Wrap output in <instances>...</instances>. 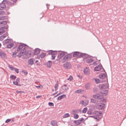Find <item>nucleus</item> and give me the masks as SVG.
Here are the masks:
<instances>
[{
  "label": "nucleus",
  "instance_id": "4be33fe9",
  "mask_svg": "<svg viewBox=\"0 0 126 126\" xmlns=\"http://www.w3.org/2000/svg\"><path fill=\"white\" fill-rule=\"evenodd\" d=\"M52 64V62L49 61L46 64L47 66L49 68H50Z\"/></svg>",
  "mask_w": 126,
  "mask_h": 126
},
{
  "label": "nucleus",
  "instance_id": "412c9836",
  "mask_svg": "<svg viewBox=\"0 0 126 126\" xmlns=\"http://www.w3.org/2000/svg\"><path fill=\"white\" fill-rule=\"evenodd\" d=\"M7 22L5 21H0V27H3L7 24Z\"/></svg>",
  "mask_w": 126,
  "mask_h": 126
},
{
  "label": "nucleus",
  "instance_id": "e2e57ef3",
  "mask_svg": "<svg viewBox=\"0 0 126 126\" xmlns=\"http://www.w3.org/2000/svg\"><path fill=\"white\" fill-rule=\"evenodd\" d=\"M15 85H16V86H21V85L18 84V83H17V84H15Z\"/></svg>",
  "mask_w": 126,
  "mask_h": 126
},
{
  "label": "nucleus",
  "instance_id": "ddd939ff",
  "mask_svg": "<svg viewBox=\"0 0 126 126\" xmlns=\"http://www.w3.org/2000/svg\"><path fill=\"white\" fill-rule=\"evenodd\" d=\"M93 97L94 98L96 99H100L102 98L101 96L100 95L98 94L93 95Z\"/></svg>",
  "mask_w": 126,
  "mask_h": 126
},
{
  "label": "nucleus",
  "instance_id": "0e129e2a",
  "mask_svg": "<svg viewBox=\"0 0 126 126\" xmlns=\"http://www.w3.org/2000/svg\"><path fill=\"white\" fill-rule=\"evenodd\" d=\"M78 124H79V125L81 123L79 119L78 120Z\"/></svg>",
  "mask_w": 126,
  "mask_h": 126
},
{
  "label": "nucleus",
  "instance_id": "864d4df0",
  "mask_svg": "<svg viewBox=\"0 0 126 126\" xmlns=\"http://www.w3.org/2000/svg\"><path fill=\"white\" fill-rule=\"evenodd\" d=\"M15 72L17 73H18L19 72V70L18 69L15 68L14 69Z\"/></svg>",
  "mask_w": 126,
  "mask_h": 126
},
{
  "label": "nucleus",
  "instance_id": "c9c22d12",
  "mask_svg": "<svg viewBox=\"0 0 126 126\" xmlns=\"http://www.w3.org/2000/svg\"><path fill=\"white\" fill-rule=\"evenodd\" d=\"M10 77L13 80H15L16 78V76L12 75L10 76Z\"/></svg>",
  "mask_w": 126,
  "mask_h": 126
},
{
  "label": "nucleus",
  "instance_id": "8fccbe9b",
  "mask_svg": "<svg viewBox=\"0 0 126 126\" xmlns=\"http://www.w3.org/2000/svg\"><path fill=\"white\" fill-rule=\"evenodd\" d=\"M56 57L55 55H51V59L52 60L54 59Z\"/></svg>",
  "mask_w": 126,
  "mask_h": 126
},
{
  "label": "nucleus",
  "instance_id": "ea45409f",
  "mask_svg": "<svg viewBox=\"0 0 126 126\" xmlns=\"http://www.w3.org/2000/svg\"><path fill=\"white\" fill-rule=\"evenodd\" d=\"M22 72L25 75H26L28 74V72L27 71L24 70H22Z\"/></svg>",
  "mask_w": 126,
  "mask_h": 126
},
{
  "label": "nucleus",
  "instance_id": "f8f14e48",
  "mask_svg": "<svg viewBox=\"0 0 126 126\" xmlns=\"http://www.w3.org/2000/svg\"><path fill=\"white\" fill-rule=\"evenodd\" d=\"M102 68V66L101 65H99L94 68V70L95 71H99L101 70Z\"/></svg>",
  "mask_w": 126,
  "mask_h": 126
},
{
  "label": "nucleus",
  "instance_id": "c03bdc74",
  "mask_svg": "<svg viewBox=\"0 0 126 126\" xmlns=\"http://www.w3.org/2000/svg\"><path fill=\"white\" fill-rule=\"evenodd\" d=\"M95 81L97 83H100V81L99 79H95Z\"/></svg>",
  "mask_w": 126,
  "mask_h": 126
},
{
  "label": "nucleus",
  "instance_id": "a18cd8bd",
  "mask_svg": "<svg viewBox=\"0 0 126 126\" xmlns=\"http://www.w3.org/2000/svg\"><path fill=\"white\" fill-rule=\"evenodd\" d=\"M80 104H81L84 105H87L88 103L86 104L85 103L84 101L82 100L81 101V103H80Z\"/></svg>",
  "mask_w": 126,
  "mask_h": 126
},
{
  "label": "nucleus",
  "instance_id": "b1692460",
  "mask_svg": "<svg viewBox=\"0 0 126 126\" xmlns=\"http://www.w3.org/2000/svg\"><path fill=\"white\" fill-rule=\"evenodd\" d=\"M84 91V90H82L81 89H79L77 90L75 92V93L76 94L77 93H82Z\"/></svg>",
  "mask_w": 126,
  "mask_h": 126
},
{
  "label": "nucleus",
  "instance_id": "9b49d317",
  "mask_svg": "<svg viewBox=\"0 0 126 126\" xmlns=\"http://www.w3.org/2000/svg\"><path fill=\"white\" fill-rule=\"evenodd\" d=\"M40 53V49L38 48H36L34 50L33 54L34 55H36Z\"/></svg>",
  "mask_w": 126,
  "mask_h": 126
},
{
  "label": "nucleus",
  "instance_id": "f3484780",
  "mask_svg": "<svg viewBox=\"0 0 126 126\" xmlns=\"http://www.w3.org/2000/svg\"><path fill=\"white\" fill-rule=\"evenodd\" d=\"M65 54V52L64 51H62L61 52L59 53L58 55V57L59 58H61Z\"/></svg>",
  "mask_w": 126,
  "mask_h": 126
},
{
  "label": "nucleus",
  "instance_id": "603ef678",
  "mask_svg": "<svg viewBox=\"0 0 126 126\" xmlns=\"http://www.w3.org/2000/svg\"><path fill=\"white\" fill-rule=\"evenodd\" d=\"M2 36L3 37V38H4L7 36V33L4 34H3V35H2Z\"/></svg>",
  "mask_w": 126,
  "mask_h": 126
},
{
  "label": "nucleus",
  "instance_id": "338daca9",
  "mask_svg": "<svg viewBox=\"0 0 126 126\" xmlns=\"http://www.w3.org/2000/svg\"><path fill=\"white\" fill-rule=\"evenodd\" d=\"M42 97L41 95H40V96H38L36 97V98H40V97Z\"/></svg>",
  "mask_w": 126,
  "mask_h": 126
},
{
  "label": "nucleus",
  "instance_id": "c756f323",
  "mask_svg": "<svg viewBox=\"0 0 126 126\" xmlns=\"http://www.w3.org/2000/svg\"><path fill=\"white\" fill-rule=\"evenodd\" d=\"M95 115L97 116H99L100 114H101V113L100 111H95Z\"/></svg>",
  "mask_w": 126,
  "mask_h": 126
},
{
  "label": "nucleus",
  "instance_id": "7ed1b4c3",
  "mask_svg": "<svg viewBox=\"0 0 126 126\" xmlns=\"http://www.w3.org/2000/svg\"><path fill=\"white\" fill-rule=\"evenodd\" d=\"M63 66L64 68L68 69L71 68V65L69 63L67 62L63 65Z\"/></svg>",
  "mask_w": 126,
  "mask_h": 126
},
{
  "label": "nucleus",
  "instance_id": "49530a36",
  "mask_svg": "<svg viewBox=\"0 0 126 126\" xmlns=\"http://www.w3.org/2000/svg\"><path fill=\"white\" fill-rule=\"evenodd\" d=\"M73 122L76 125H79V124H78V120L74 121H73Z\"/></svg>",
  "mask_w": 126,
  "mask_h": 126
},
{
  "label": "nucleus",
  "instance_id": "c85d7f7f",
  "mask_svg": "<svg viewBox=\"0 0 126 126\" xmlns=\"http://www.w3.org/2000/svg\"><path fill=\"white\" fill-rule=\"evenodd\" d=\"M91 102L94 103H96L98 102V101L96 99L92 98L91 99Z\"/></svg>",
  "mask_w": 126,
  "mask_h": 126
},
{
  "label": "nucleus",
  "instance_id": "13d9d810",
  "mask_svg": "<svg viewBox=\"0 0 126 126\" xmlns=\"http://www.w3.org/2000/svg\"><path fill=\"white\" fill-rule=\"evenodd\" d=\"M72 112L74 114H75V113H76L77 112V111L75 110H73L72 111Z\"/></svg>",
  "mask_w": 126,
  "mask_h": 126
},
{
  "label": "nucleus",
  "instance_id": "7c9ffc66",
  "mask_svg": "<svg viewBox=\"0 0 126 126\" xmlns=\"http://www.w3.org/2000/svg\"><path fill=\"white\" fill-rule=\"evenodd\" d=\"M46 56V54L44 53H42L40 55V57L42 58H44Z\"/></svg>",
  "mask_w": 126,
  "mask_h": 126
},
{
  "label": "nucleus",
  "instance_id": "a878e982",
  "mask_svg": "<svg viewBox=\"0 0 126 126\" xmlns=\"http://www.w3.org/2000/svg\"><path fill=\"white\" fill-rule=\"evenodd\" d=\"M14 45V44L13 43H10L8 44L7 45L6 47L7 48H10L12 47Z\"/></svg>",
  "mask_w": 126,
  "mask_h": 126
},
{
  "label": "nucleus",
  "instance_id": "1a4fd4ad",
  "mask_svg": "<svg viewBox=\"0 0 126 126\" xmlns=\"http://www.w3.org/2000/svg\"><path fill=\"white\" fill-rule=\"evenodd\" d=\"M35 59L34 58H31L28 61V63L29 64L32 65L34 63V61Z\"/></svg>",
  "mask_w": 126,
  "mask_h": 126
},
{
  "label": "nucleus",
  "instance_id": "f257e3e1",
  "mask_svg": "<svg viewBox=\"0 0 126 126\" xmlns=\"http://www.w3.org/2000/svg\"><path fill=\"white\" fill-rule=\"evenodd\" d=\"M24 44H21L17 48V51L19 52L17 56L19 57H20L23 55L24 53L26 51V47L24 46Z\"/></svg>",
  "mask_w": 126,
  "mask_h": 126
},
{
  "label": "nucleus",
  "instance_id": "680f3d73",
  "mask_svg": "<svg viewBox=\"0 0 126 126\" xmlns=\"http://www.w3.org/2000/svg\"><path fill=\"white\" fill-rule=\"evenodd\" d=\"M87 113L88 114H92V112L91 111H88Z\"/></svg>",
  "mask_w": 126,
  "mask_h": 126
},
{
  "label": "nucleus",
  "instance_id": "423d86ee",
  "mask_svg": "<svg viewBox=\"0 0 126 126\" xmlns=\"http://www.w3.org/2000/svg\"><path fill=\"white\" fill-rule=\"evenodd\" d=\"M105 106V104L104 103H99L96 106L99 110H100L102 109Z\"/></svg>",
  "mask_w": 126,
  "mask_h": 126
},
{
  "label": "nucleus",
  "instance_id": "6ab92c4d",
  "mask_svg": "<svg viewBox=\"0 0 126 126\" xmlns=\"http://www.w3.org/2000/svg\"><path fill=\"white\" fill-rule=\"evenodd\" d=\"M108 91L107 90H105L102 91L101 93L104 96H105L107 95L108 93Z\"/></svg>",
  "mask_w": 126,
  "mask_h": 126
},
{
  "label": "nucleus",
  "instance_id": "f704fd0d",
  "mask_svg": "<svg viewBox=\"0 0 126 126\" xmlns=\"http://www.w3.org/2000/svg\"><path fill=\"white\" fill-rule=\"evenodd\" d=\"M6 18V16H0V20H3L5 19Z\"/></svg>",
  "mask_w": 126,
  "mask_h": 126
},
{
  "label": "nucleus",
  "instance_id": "79ce46f5",
  "mask_svg": "<svg viewBox=\"0 0 126 126\" xmlns=\"http://www.w3.org/2000/svg\"><path fill=\"white\" fill-rule=\"evenodd\" d=\"M8 67L9 69H11L12 70H13L14 69V67L12 65H9L8 66Z\"/></svg>",
  "mask_w": 126,
  "mask_h": 126
},
{
  "label": "nucleus",
  "instance_id": "5701e85b",
  "mask_svg": "<svg viewBox=\"0 0 126 126\" xmlns=\"http://www.w3.org/2000/svg\"><path fill=\"white\" fill-rule=\"evenodd\" d=\"M66 94H63L59 96L57 98V100H60L63 98L66 97Z\"/></svg>",
  "mask_w": 126,
  "mask_h": 126
},
{
  "label": "nucleus",
  "instance_id": "a211bd4d",
  "mask_svg": "<svg viewBox=\"0 0 126 126\" xmlns=\"http://www.w3.org/2000/svg\"><path fill=\"white\" fill-rule=\"evenodd\" d=\"M89 68L86 67L84 70L83 72L84 74H88L89 73Z\"/></svg>",
  "mask_w": 126,
  "mask_h": 126
},
{
  "label": "nucleus",
  "instance_id": "2eb2a0df",
  "mask_svg": "<svg viewBox=\"0 0 126 126\" xmlns=\"http://www.w3.org/2000/svg\"><path fill=\"white\" fill-rule=\"evenodd\" d=\"M62 90L63 91H66L67 90L69 89V88L67 86V85L64 84L62 86Z\"/></svg>",
  "mask_w": 126,
  "mask_h": 126
},
{
  "label": "nucleus",
  "instance_id": "bb28decb",
  "mask_svg": "<svg viewBox=\"0 0 126 126\" xmlns=\"http://www.w3.org/2000/svg\"><path fill=\"white\" fill-rule=\"evenodd\" d=\"M94 61V60L92 59H87L86 60V62L87 63H89L92 62Z\"/></svg>",
  "mask_w": 126,
  "mask_h": 126
},
{
  "label": "nucleus",
  "instance_id": "4468645a",
  "mask_svg": "<svg viewBox=\"0 0 126 126\" xmlns=\"http://www.w3.org/2000/svg\"><path fill=\"white\" fill-rule=\"evenodd\" d=\"M4 1V0H3L2 2V3L0 4V10L4 9L6 7V6L5 4L3 3V2Z\"/></svg>",
  "mask_w": 126,
  "mask_h": 126
},
{
  "label": "nucleus",
  "instance_id": "58836bf2",
  "mask_svg": "<svg viewBox=\"0 0 126 126\" xmlns=\"http://www.w3.org/2000/svg\"><path fill=\"white\" fill-rule=\"evenodd\" d=\"M87 110V108L86 107L84 108L82 110V112L85 113H86Z\"/></svg>",
  "mask_w": 126,
  "mask_h": 126
},
{
  "label": "nucleus",
  "instance_id": "f03ea898",
  "mask_svg": "<svg viewBox=\"0 0 126 126\" xmlns=\"http://www.w3.org/2000/svg\"><path fill=\"white\" fill-rule=\"evenodd\" d=\"M72 55L71 53L65 55L62 59L63 62H65L68 61L69 60H70L72 58Z\"/></svg>",
  "mask_w": 126,
  "mask_h": 126
},
{
  "label": "nucleus",
  "instance_id": "de8ad7c7",
  "mask_svg": "<svg viewBox=\"0 0 126 126\" xmlns=\"http://www.w3.org/2000/svg\"><path fill=\"white\" fill-rule=\"evenodd\" d=\"M48 105L50 106H54V104L52 102H49L48 103Z\"/></svg>",
  "mask_w": 126,
  "mask_h": 126
},
{
  "label": "nucleus",
  "instance_id": "393cba45",
  "mask_svg": "<svg viewBox=\"0 0 126 126\" xmlns=\"http://www.w3.org/2000/svg\"><path fill=\"white\" fill-rule=\"evenodd\" d=\"M79 52L76 51L74 52L73 55V57H76L77 56H79Z\"/></svg>",
  "mask_w": 126,
  "mask_h": 126
},
{
  "label": "nucleus",
  "instance_id": "09e8293b",
  "mask_svg": "<svg viewBox=\"0 0 126 126\" xmlns=\"http://www.w3.org/2000/svg\"><path fill=\"white\" fill-rule=\"evenodd\" d=\"M74 118L75 119H77L79 117V115L78 114H74Z\"/></svg>",
  "mask_w": 126,
  "mask_h": 126
},
{
  "label": "nucleus",
  "instance_id": "4d7b16f0",
  "mask_svg": "<svg viewBox=\"0 0 126 126\" xmlns=\"http://www.w3.org/2000/svg\"><path fill=\"white\" fill-rule=\"evenodd\" d=\"M80 121L81 122V123H82L84 121V118H82L81 119H79Z\"/></svg>",
  "mask_w": 126,
  "mask_h": 126
},
{
  "label": "nucleus",
  "instance_id": "4c0bfd02",
  "mask_svg": "<svg viewBox=\"0 0 126 126\" xmlns=\"http://www.w3.org/2000/svg\"><path fill=\"white\" fill-rule=\"evenodd\" d=\"M0 56L3 57H5V53L3 52H2V53H0Z\"/></svg>",
  "mask_w": 126,
  "mask_h": 126
},
{
  "label": "nucleus",
  "instance_id": "6e6d98bb",
  "mask_svg": "<svg viewBox=\"0 0 126 126\" xmlns=\"http://www.w3.org/2000/svg\"><path fill=\"white\" fill-rule=\"evenodd\" d=\"M39 62L38 60H36L35 61V63H36V65H39L40 66V64L39 63H38Z\"/></svg>",
  "mask_w": 126,
  "mask_h": 126
},
{
  "label": "nucleus",
  "instance_id": "72a5a7b5",
  "mask_svg": "<svg viewBox=\"0 0 126 126\" xmlns=\"http://www.w3.org/2000/svg\"><path fill=\"white\" fill-rule=\"evenodd\" d=\"M17 51H14V52L12 54V56L14 58H15L16 57V55L18 53H19Z\"/></svg>",
  "mask_w": 126,
  "mask_h": 126
},
{
  "label": "nucleus",
  "instance_id": "69168bd1",
  "mask_svg": "<svg viewBox=\"0 0 126 126\" xmlns=\"http://www.w3.org/2000/svg\"><path fill=\"white\" fill-rule=\"evenodd\" d=\"M58 92H56L55 93H54V94H51V96H53V95H55V94H56Z\"/></svg>",
  "mask_w": 126,
  "mask_h": 126
},
{
  "label": "nucleus",
  "instance_id": "bf43d9fd",
  "mask_svg": "<svg viewBox=\"0 0 126 126\" xmlns=\"http://www.w3.org/2000/svg\"><path fill=\"white\" fill-rule=\"evenodd\" d=\"M98 91V89L97 88H94V92H96Z\"/></svg>",
  "mask_w": 126,
  "mask_h": 126
},
{
  "label": "nucleus",
  "instance_id": "dca6fc26",
  "mask_svg": "<svg viewBox=\"0 0 126 126\" xmlns=\"http://www.w3.org/2000/svg\"><path fill=\"white\" fill-rule=\"evenodd\" d=\"M50 124L53 126H57V122L55 120H52L51 121Z\"/></svg>",
  "mask_w": 126,
  "mask_h": 126
},
{
  "label": "nucleus",
  "instance_id": "e433bc0d",
  "mask_svg": "<svg viewBox=\"0 0 126 126\" xmlns=\"http://www.w3.org/2000/svg\"><path fill=\"white\" fill-rule=\"evenodd\" d=\"M90 86L89 84H87L85 85V87L86 89H90Z\"/></svg>",
  "mask_w": 126,
  "mask_h": 126
},
{
  "label": "nucleus",
  "instance_id": "3c124183",
  "mask_svg": "<svg viewBox=\"0 0 126 126\" xmlns=\"http://www.w3.org/2000/svg\"><path fill=\"white\" fill-rule=\"evenodd\" d=\"M73 77L72 76H70L69 78H68L67 80H68L71 81V80L73 79Z\"/></svg>",
  "mask_w": 126,
  "mask_h": 126
},
{
  "label": "nucleus",
  "instance_id": "cd10ccee",
  "mask_svg": "<svg viewBox=\"0 0 126 126\" xmlns=\"http://www.w3.org/2000/svg\"><path fill=\"white\" fill-rule=\"evenodd\" d=\"M20 80L19 78H18L16 79V81H13V84H17V83L19 82Z\"/></svg>",
  "mask_w": 126,
  "mask_h": 126
},
{
  "label": "nucleus",
  "instance_id": "774afa93",
  "mask_svg": "<svg viewBox=\"0 0 126 126\" xmlns=\"http://www.w3.org/2000/svg\"><path fill=\"white\" fill-rule=\"evenodd\" d=\"M61 94L60 93H59L57 95H55L54 97H57L60 94Z\"/></svg>",
  "mask_w": 126,
  "mask_h": 126
},
{
  "label": "nucleus",
  "instance_id": "473e14b6",
  "mask_svg": "<svg viewBox=\"0 0 126 126\" xmlns=\"http://www.w3.org/2000/svg\"><path fill=\"white\" fill-rule=\"evenodd\" d=\"M70 116V114L68 113H66L63 116V118L68 117Z\"/></svg>",
  "mask_w": 126,
  "mask_h": 126
},
{
  "label": "nucleus",
  "instance_id": "2f4dec72",
  "mask_svg": "<svg viewBox=\"0 0 126 126\" xmlns=\"http://www.w3.org/2000/svg\"><path fill=\"white\" fill-rule=\"evenodd\" d=\"M58 84L57 82L54 85V88L55 91H56L58 89Z\"/></svg>",
  "mask_w": 126,
  "mask_h": 126
},
{
  "label": "nucleus",
  "instance_id": "5fc2aeb1",
  "mask_svg": "<svg viewBox=\"0 0 126 126\" xmlns=\"http://www.w3.org/2000/svg\"><path fill=\"white\" fill-rule=\"evenodd\" d=\"M11 121V120L10 119H8L6 120L5 121L6 123H7Z\"/></svg>",
  "mask_w": 126,
  "mask_h": 126
},
{
  "label": "nucleus",
  "instance_id": "9d476101",
  "mask_svg": "<svg viewBox=\"0 0 126 126\" xmlns=\"http://www.w3.org/2000/svg\"><path fill=\"white\" fill-rule=\"evenodd\" d=\"M48 54L51 55H56L57 53L56 51L50 50L48 51Z\"/></svg>",
  "mask_w": 126,
  "mask_h": 126
},
{
  "label": "nucleus",
  "instance_id": "6e6552de",
  "mask_svg": "<svg viewBox=\"0 0 126 126\" xmlns=\"http://www.w3.org/2000/svg\"><path fill=\"white\" fill-rule=\"evenodd\" d=\"M108 87V85L107 84H102L100 85V88L102 90L105 89H107Z\"/></svg>",
  "mask_w": 126,
  "mask_h": 126
},
{
  "label": "nucleus",
  "instance_id": "0eeeda50",
  "mask_svg": "<svg viewBox=\"0 0 126 126\" xmlns=\"http://www.w3.org/2000/svg\"><path fill=\"white\" fill-rule=\"evenodd\" d=\"M84 57V59L88 57V55L85 53H82L79 52V54L78 57L81 58Z\"/></svg>",
  "mask_w": 126,
  "mask_h": 126
},
{
  "label": "nucleus",
  "instance_id": "a19ab883",
  "mask_svg": "<svg viewBox=\"0 0 126 126\" xmlns=\"http://www.w3.org/2000/svg\"><path fill=\"white\" fill-rule=\"evenodd\" d=\"M0 15H3L6 14L5 13V12L3 11H1L0 10Z\"/></svg>",
  "mask_w": 126,
  "mask_h": 126
},
{
  "label": "nucleus",
  "instance_id": "aec40b11",
  "mask_svg": "<svg viewBox=\"0 0 126 126\" xmlns=\"http://www.w3.org/2000/svg\"><path fill=\"white\" fill-rule=\"evenodd\" d=\"M99 77L100 79H105L106 77V75L105 74L102 73L99 75Z\"/></svg>",
  "mask_w": 126,
  "mask_h": 126
},
{
  "label": "nucleus",
  "instance_id": "20e7f679",
  "mask_svg": "<svg viewBox=\"0 0 126 126\" xmlns=\"http://www.w3.org/2000/svg\"><path fill=\"white\" fill-rule=\"evenodd\" d=\"M8 28V26L7 25L6 26H4L0 28V32H1V34L4 33L5 31L4 29H7Z\"/></svg>",
  "mask_w": 126,
  "mask_h": 126
},
{
  "label": "nucleus",
  "instance_id": "39448f33",
  "mask_svg": "<svg viewBox=\"0 0 126 126\" xmlns=\"http://www.w3.org/2000/svg\"><path fill=\"white\" fill-rule=\"evenodd\" d=\"M24 53L25 54L26 58H28L31 57V54H32V52L31 50H29L26 52V51L24 53Z\"/></svg>",
  "mask_w": 126,
  "mask_h": 126
},
{
  "label": "nucleus",
  "instance_id": "052dcab7",
  "mask_svg": "<svg viewBox=\"0 0 126 126\" xmlns=\"http://www.w3.org/2000/svg\"><path fill=\"white\" fill-rule=\"evenodd\" d=\"M4 38L1 35V36L0 37V40L1 41H2L4 39Z\"/></svg>",
  "mask_w": 126,
  "mask_h": 126
},
{
  "label": "nucleus",
  "instance_id": "37998d69",
  "mask_svg": "<svg viewBox=\"0 0 126 126\" xmlns=\"http://www.w3.org/2000/svg\"><path fill=\"white\" fill-rule=\"evenodd\" d=\"M10 40L9 39H5L4 41V42L6 44L7 43L9 42L10 41Z\"/></svg>",
  "mask_w": 126,
  "mask_h": 126
}]
</instances>
